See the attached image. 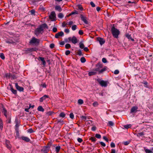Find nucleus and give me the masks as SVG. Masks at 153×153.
<instances>
[{
    "label": "nucleus",
    "instance_id": "f257e3e1",
    "mask_svg": "<svg viewBox=\"0 0 153 153\" xmlns=\"http://www.w3.org/2000/svg\"><path fill=\"white\" fill-rule=\"evenodd\" d=\"M103 68V65L102 64L99 62L96 65V68L92 70V71L89 72L88 75L89 76L95 75L97 74H103V72L105 71L107 69V67L105 66L104 68L100 69Z\"/></svg>",
    "mask_w": 153,
    "mask_h": 153
},
{
    "label": "nucleus",
    "instance_id": "f03ea898",
    "mask_svg": "<svg viewBox=\"0 0 153 153\" xmlns=\"http://www.w3.org/2000/svg\"><path fill=\"white\" fill-rule=\"evenodd\" d=\"M111 32L114 37L115 38H118V36L120 34V31L115 28L114 26L111 28Z\"/></svg>",
    "mask_w": 153,
    "mask_h": 153
},
{
    "label": "nucleus",
    "instance_id": "7ed1b4c3",
    "mask_svg": "<svg viewBox=\"0 0 153 153\" xmlns=\"http://www.w3.org/2000/svg\"><path fill=\"white\" fill-rule=\"evenodd\" d=\"M39 42L40 40L39 39H36L35 37H33L29 42V43L30 44H34L35 45L38 46L39 45Z\"/></svg>",
    "mask_w": 153,
    "mask_h": 153
},
{
    "label": "nucleus",
    "instance_id": "20e7f679",
    "mask_svg": "<svg viewBox=\"0 0 153 153\" xmlns=\"http://www.w3.org/2000/svg\"><path fill=\"white\" fill-rule=\"evenodd\" d=\"M97 81L99 82L102 87H106L107 85V81H105L103 80H101V79L99 78L97 79Z\"/></svg>",
    "mask_w": 153,
    "mask_h": 153
},
{
    "label": "nucleus",
    "instance_id": "39448f33",
    "mask_svg": "<svg viewBox=\"0 0 153 153\" xmlns=\"http://www.w3.org/2000/svg\"><path fill=\"white\" fill-rule=\"evenodd\" d=\"M49 18L50 19H52V21H56V14L54 11L51 12V14L49 16Z\"/></svg>",
    "mask_w": 153,
    "mask_h": 153
},
{
    "label": "nucleus",
    "instance_id": "423d86ee",
    "mask_svg": "<svg viewBox=\"0 0 153 153\" xmlns=\"http://www.w3.org/2000/svg\"><path fill=\"white\" fill-rule=\"evenodd\" d=\"M44 30L43 29H42V27L39 26V27L37 28L35 31V33L36 35H38L41 32H43Z\"/></svg>",
    "mask_w": 153,
    "mask_h": 153
},
{
    "label": "nucleus",
    "instance_id": "0eeeda50",
    "mask_svg": "<svg viewBox=\"0 0 153 153\" xmlns=\"http://www.w3.org/2000/svg\"><path fill=\"white\" fill-rule=\"evenodd\" d=\"M18 41V39H10L6 41V42L8 44H11L13 45H16V42Z\"/></svg>",
    "mask_w": 153,
    "mask_h": 153
},
{
    "label": "nucleus",
    "instance_id": "6e6552de",
    "mask_svg": "<svg viewBox=\"0 0 153 153\" xmlns=\"http://www.w3.org/2000/svg\"><path fill=\"white\" fill-rule=\"evenodd\" d=\"M15 87L20 92H23L24 88L23 87L19 86L17 83H16Z\"/></svg>",
    "mask_w": 153,
    "mask_h": 153
},
{
    "label": "nucleus",
    "instance_id": "1a4fd4ad",
    "mask_svg": "<svg viewBox=\"0 0 153 153\" xmlns=\"http://www.w3.org/2000/svg\"><path fill=\"white\" fill-rule=\"evenodd\" d=\"M80 18L82 21L84 23L86 24H88V22L86 20V17L84 16L82 14L80 15Z\"/></svg>",
    "mask_w": 153,
    "mask_h": 153
},
{
    "label": "nucleus",
    "instance_id": "9d476101",
    "mask_svg": "<svg viewBox=\"0 0 153 153\" xmlns=\"http://www.w3.org/2000/svg\"><path fill=\"white\" fill-rule=\"evenodd\" d=\"M97 40L99 42L100 44L102 45L104 44L105 42V40L102 38L98 37L97 38Z\"/></svg>",
    "mask_w": 153,
    "mask_h": 153
},
{
    "label": "nucleus",
    "instance_id": "9b49d317",
    "mask_svg": "<svg viewBox=\"0 0 153 153\" xmlns=\"http://www.w3.org/2000/svg\"><path fill=\"white\" fill-rule=\"evenodd\" d=\"M64 35V33L63 32L61 31L56 33L55 35V37L56 38H58L59 36H62Z\"/></svg>",
    "mask_w": 153,
    "mask_h": 153
},
{
    "label": "nucleus",
    "instance_id": "f8f14e48",
    "mask_svg": "<svg viewBox=\"0 0 153 153\" xmlns=\"http://www.w3.org/2000/svg\"><path fill=\"white\" fill-rule=\"evenodd\" d=\"M126 37L129 40H131L132 41H134V39L132 38L131 35L128 33H126L125 34Z\"/></svg>",
    "mask_w": 153,
    "mask_h": 153
},
{
    "label": "nucleus",
    "instance_id": "ddd939ff",
    "mask_svg": "<svg viewBox=\"0 0 153 153\" xmlns=\"http://www.w3.org/2000/svg\"><path fill=\"white\" fill-rule=\"evenodd\" d=\"M49 96L47 95H45L44 96L41 97L39 99V101L40 102H42L44 100H45L47 98H48Z\"/></svg>",
    "mask_w": 153,
    "mask_h": 153
},
{
    "label": "nucleus",
    "instance_id": "4468645a",
    "mask_svg": "<svg viewBox=\"0 0 153 153\" xmlns=\"http://www.w3.org/2000/svg\"><path fill=\"white\" fill-rule=\"evenodd\" d=\"M71 42L74 44H76L78 42L77 39L75 36H73L72 38Z\"/></svg>",
    "mask_w": 153,
    "mask_h": 153
},
{
    "label": "nucleus",
    "instance_id": "2eb2a0df",
    "mask_svg": "<svg viewBox=\"0 0 153 153\" xmlns=\"http://www.w3.org/2000/svg\"><path fill=\"white\" fill-rule=\"evenodd\" d=\"M38 59H40L41 61L42 62V63L43 65L45 66L46 65V62L44 60V57H39Z\"/></svg>",
    "mask_w": 153,
    "mask_h": 153
},
{
    "label": "nucleus",
    "instance_id": "dca6fc26",
    "mask_svg": "<svg viewBox=\"0 0 153 153\" xmlns=\"http://www.w3.org/2000/svg\"><path fill=\"white\" fill-rule=\"evenodd\" d=\"M38 50V49L36 48H27L26 51L30 52H31L33 51H36Z\"/></svg>",
    "mask_w": 153,
    "mask_h": 153
},
{
    "label": "nucleus",
    "instance_id": "f3484780",
    "mask_svg": "<svg viewBox=\"0 0 153 153\" xmlns=\"http://www.w3.org/2000/svg\"><path fill=\"white\" fill-rule=\"evenodd\" d=\"M9 85L10 87V90L11 91V92L14 94H17V91L16 90H14L13 89V87L12 85H11L10 84Z\"/></svg>",
    "mask_w": 153,
    "mask_h": 153
},
{
    "label": "nucleus",
    "instance_id": "a211bd4d",
    "mask_svg": "<svg viewBox=\"0 0 153 153\" xmlns=\"http://www.w3.org/2000/svg\"><path fill=\"white\" fill-rule=\"evenodd\" d=\"M15 122L16 123L15 127L16 128H18L19 126V124L20 123V121L17 117L15 119Z\"/></svg>",
    "mask_w": 153,
    "mask_h": 153
},
{
    "label": "nucleus",
    "instance_id": "6ab92c4d",
    "mask_svg": "<svg viewBox=\"0 0 153 153\" xmlns=\"http://www.w3.org/2000/svg\"><path fill=\"white\" fill-rule=\"evenodd\" d=\"M137 108H138L137 106L132 107L131 109V113L136 112Z\"/></svg>",
    "mask_w": 153,
    "mask_h": 153
},
{
    "label": "nucleus",
    "instance_id": "aec40b11",
    "mask_svg": "<svg viewBox=\"0 0 153 153\" xmlns=\"http://www.w3.org/2000/svg\"><path fill=\"white\" fill-rule=\"evenodd\" d=\"M55 9L56 10H57L59 12H61L62 10V9L61 7L59 5H56L55 7Z\"/></svg>",
    "mask_w": 153,
    "mask_h": 153
},
{
    "label": "nucleus",
    "instance_id": "412c9836",
    "mask_svg": "<svg viewBox=\"0 0 153 153\" xmlns=\"http://www.w3.org/2000/svg\"><path fill=\"white\" fill-rule=\"evenodd\" d=\"M22 139L27 142H29L30 140V139L29 138L26 137L22 136Z\"/></svg>",
    "mask_w": 153,
    "mask_h": 153
},
{
    "label": "nucleus",
    "instance_id": "4be33fe9",
    "mask_svg": "<svg viewBox=\"0 0 153 153\" xmlns=\"http://www.w3.org/2000/svg\"><path fill=\"white\" fill-rule=\"evenodd\" d=\"M142 83L144 84V86L146 88H149V86L148 85V83L146 81H143Z\"/></svg>",
    "mask_w": 153,
    "mask_h": 153
},
{
    "label": "nucleus",
    "instance_id": "5701e85b",
    "mask_svg": "<svg viewBox=\"0 0 153 153\" xmlns=\"http://www.w3.org/2000/svg\"><path fill=\"white\" fill-rule=\"evenodd\" d=\"M144 150L146 153H152L153 152L152 150L146 148V147H144Z\"/></svg>",
    "mask_w": 153,
    "mask_h": 153
},
{
    "label": "nucleus",
    "instance_id": "b1692460",
    "mask_svg": "<svg viewBox=\"0 0 153 153\" xmlns=\"http://www.w3.org/2000/svg\"><path fill=\"white\" fill-rule=\"evenodd\" d=\"M9 141L8 140H6V146L8 149H10L11 148V147L10 145L9 144Z\"/></svg>",
    "mask_w": 153,
    "mask_h": 153
},
{
    "label": "nucleus",
    "instance_id": "393cba45",
    "mask_svg": "<svg viewBox=\"0 0 153 153\" xmlns=\"http://www.w3.org/2000/svg\"><path fill=\"white\" fill-rule=\"evenodd\" d=\"M40 26L42 27V29H44L45 28H46L47 29L48 28V27L46 23H44L40 25Z\"/></svg>",
    "mask_w": 153,
    "mask_h": 153
},
{
    "label": "nucleus",
    "instance_id": "a878e982",
    "mask_svg": "<svg viewBox=\"0 0 153 153\" xmlns=\"http://www.w3.org/2000/svg\"><path fill=\"white\" fill-rule=\"evenodd\" d=\"M37 110L39 111L42 112H44L45 110L42 106H39L37 108Z\"/></svg>",
    "mask_w": 153,
    "mask_h": 153
},
{
    "label": "nucleus",
    "instance_id": "bb28decb",
    "mask_svg": "<svg viewBox=\"0 0 153 153\" xmlns=\"http://www.w3.org/2000/svg\"><path fill=\"white\" fill-rule=\"evenodd\" d=\"M15 130L16 131V136L18 137H19V130L18 128H15Z\"/></svg>",
    "mask_w": 153,
    "mask_h": 153
},
{
    "label": "nucleus",
    "instance_id": "cd10ccee",
    "mask_svg": "<svg viewBox=\"0 0 153 153\" xmlns=\"http://www.w3.org/2000/svg\"><path fill=\"white\" fill-rule=\"evenodd\" d=\"M56 123L58 124H59L61 125H63V124L64 123L63 120H58L56 121Z\"/></svg>",
    "mask_w": 153,
    "mask_h": 153
},
{
    "label": "nucleus",
    "instance_id": "c85d7f7f",
    "mask_svg": "<svg viewBox=\"0 0 153 153\" xmlns=\"http://www.w3.org/2000/svg\"><path fill=\"white\" fill-rule=\"evenodd\" d=\"M2 112L4 113V115L7 117V110L4 108H3Z\"/></svg>",
    "mask_w": 153,
    "mask_h": 153
},
{
    "label": "nucleus",
    "instance_id": "c756f323",
    "mask_svg": "<svg viewBox=\"0 0 153 153\" xmlns=\"http://www.w3.org/2000/svg\"><path fill=\"white\" fill-rule=\"evenodd\" d=\"M79 45V47L81 49H83L85 47L84 44L81 42H80Z\"/></svg>",
    "mask_w": 153,
    "mask_h": 153
},
{
    "label": "nucleus",
    "instance_id": "7c9ffc66",
    "mask_svg": "<svg viewBox=\"0 0 153 153\" xmlns=\"http://www.w3.org/2000/svg\"><path fill=\"white\" fill-rule=\"evenodd\" d=\"M0 128L1 130L3 128V123L2 120L1 118H0Z\"/></svg>",
    "mask_w": 153,
    "mask_h": 153
},
{
    "label": "nucleus",
    "instance_id": "2f4dec72",
    "mask_svg": "<svg viewBox=\"0 0 153 153\" xmlns=\"http://www.w3.org/2000/svg\"><path fill=\"white\" fill-rule=\"evenodd\" d=\"M61 147L60 146H57L55 147V151L56 152H59L60 149Z\"/></svg>",
    "mask_w": 153,
    "mask_h": 153
},
{
    "label": "nucleus",
    "instance_id": "473e14b6",
    "mask_svg": "<svg viewBox=\"0 0 153 153\" xmlns=\"http://www.w3.org/2000/svg\"><path fill=\"white\" fill-rule=\"evenodd\" d=\"M89 140H91L93 142H95L97 140V139L94 137H90Z\"/></svg>",
    "mask_w": 153,
    "mask_h": 153
},
{
    "label": "nucleus",
    "instance_id": "72a5a7b5",
    "mask_svg": "<svg viewBox=\"0 0 153 153\" xmlns=\"http://www.w3.org/2000/svg\"><path fill=\"white\" fill-rule=\"evenodd\" d=\"M80 61L82 63H84L86 61V60L85 59L84 57H83L81 58Z\"/></svg>",
    "mask_w": 153,
    "mask_h": 153
},
{
    "label": "nucleus",
    "instance_id": "f704fd0d",
    "mask_svg": "<svg viewBox=\"0 0 153 153\" xmlns=\"http://www.w3.org/2000/svg\"><path fill=\"white\" fill-rule=\"evenodd\" d=\"M65 116V114L64 112H61L59 114V116L60 117H64Z\"/></svg>",
    "mask_w": 153,
    "mask_h": 153
},
{
    "label": "nucleus",
    "instance_id": "c9c22d12",
    "mask_svg": "<svg viewBox=\"0 0 153 153\" xmlns=\"http://www.w3.org/2000/svg\"><path fill=\"white\" fill-rule=\"evenodd\" d=\"M131 126V124H127L124 126V127L126 129H128Z\"/></svg>",
    "mask_w": 153,
    "mask_h": 153
},
{
    "label": "nucleus",
    "instance_id": "e433bc0d",
    "mask_svg": "<svg viewBox=\"0 0 153 153\" xmlns=\"http://www.w3.org/2000/svg\"><path fill=\"white\" fill-rule=\"evenodd\" d=\"M58 16L59 18L62 19L64 15L62 13H59L58 14Z\"/></svg>",
    "mask_w": 153,
    "mask_h": 153
},
{
    "label": "nucleus",
    "instance_id": "4c0bfd02",
    "mask_svg": "<svg viewBox=\"0 0 153 153\" xmlns=\"http://www.w3.org/2000/svg\"><path fill=\"white\" fill-rule=\"evenodd\" d=\"M51 144H52L51 142H49V143H48L47 145L46 146H45V148H48V149H49L50 148V147L51 146Z\"/></svg>",
    "mask_w": 153,
    "mask_h": 153
},
{
    "label": "nucleus",
    "instance_id": "58836bf2",
    "mask_svg": "<svg viewBox=\"0 0 153 153\" xmlns=\"http://www.w3.org/2000/svg\"><path fill=\"white\" fill-rule=\"evenodd\" d=\"M78 102L79 104L81 105L84 102L83 100L82 99H79L78 100Z\"/></svg>",
    "mask_w": 153,
    "mask_h": 153
},
{
    "label": "nucleus",
    "instance_id": "ea45409f",
    "mask_svg": "<svg viewBox=\"0 0 153 153\" xmlns=\"http://www.w3.org/2000/svg\"><path fill=\"white\" fill-rule=\"evenodd\" d=\"M144 135V133L143 132H139L137 133V135L138 136H142Z\"/></svg>",
    "mask_w": 153,
    "mask_h": 153
},
{
    "label": "nucleus",
    "instance_id": "a19ab883",
    "mask_svg": "<svg viewBox=\"0 0 153 153\" xmlns=\"http://www.w3.org/2000/svg\"><path fill=\"white\" fill-rule=\"evenodd\" d=\"M0 57L3 60L5 59V56L4 54L3 53H0Z\"/></svg>",
    "mask_w": 153,
    "mask_h": 153
},
{
    "label": "nucleus",
    "instance_id": "79ce46f5",
    "mask_svg": "<svg viewBox=\"0 0 153 153\" xmlns=\"http://www.w3.org/2000/svg\"><path fill=\"white\" fill-rule=\"evenodd\" d=\"M77 54L79 56H83V54L82 53V52L81 50L79 49L78 50L77 52Z\"/></svg>",
    "mask_w": 153,
    "mask_h": 153
},
{
    "label": "nucleus",
    "instance_id": "37998d69",
    "mask_svg": "<svg viewBox=\"0 0 153 153\" xmlns=\"http://www.w3.org/2000/svg\"><path fill=\"white\" fill-rule=\"evenodd\" d=\"M71 47V45L69 44H67L65 45V48L66 49H69Z\"/></svg>",
    "mask_w": 153,
    "mask_h": 153
},
{
    "label": "nucleus",
    "instance_id": "c03bdc74",
    "mask_svg": "<svg viewBox=\"0 0 153 153\" xmlns=\"http://www.w3.org/2000/svg\"><path fill=\"white\" fill-rule=\"evenodd\" d=\"M77 26L76 25H73L71 27L72 29L73 30H75Z\"/></svg>",
    "mask_w": 153,
    "mask_h": 153
},
{
    "label": "nucleus",
    "instance_id": "a18cd8bd",
    "mask_svg": "<svg viewBox=\"0 0 153 153\" xmlns=\"http://www.w3.org/2000/svg\"><path fill=\"white\" fill-rule=\"evenodd\" d=\"M30 13L32 15H35V11L34 9H32L30 11Z\"/></svg>",
    "mask_w": 153,
    "mask_h": 153
},
{
    "label": "nucleus",
    "instance_id": "49530a36",
    "mask_svg": "<svg viewBox=\"0 0 153 153\" xmlns=\"http://www.w3.org/2000/svg\"><path fill=\"white\" fill-rule=\"evenodd\" d=\"M108 124L110 126H113L114 125V123L111 121H109Z\"/></svg>",
    "mask_w": 153,
    "mask_h": 153
},
{
    "label": "nucleus",
    "instance_id": "de8ad7c7",
    "mask_svg": "<svg viewBox=\"0 0 153 153\" xmlns=\"http://www.w3.org/2000/svg\"><path fill=\"white\" fill-rule=\"evenodd\" d=\"M81 118L84 121H85L87 120V117L85 116H82L81 117Z\"/></svg>",
    "mask_w": 153,
    "mask_h": 153
},
{
    "label": "nucleus",
    "instance_id": "09e8293b",
    "mask_svg": "<svg viewBox=\"0 0 153 153\" xmlns=\"http://www.w3.org/2000/svg\"><path fill=\"white\" fill-rule=\"evenodd\" d=\"M95 137L98 139H100L101 138V135L100 134H95Z\"/></svg>",
    "mask_w": 153,
    "mask_h": 153
},
{
    "label": "nucleus",
    "instance_id": "8fccbe9b",
    "mask_svg": "<svg viewBox=\"0 0 153 153\" xmlns=\"http://www.w3.org/2000/svg\"><path fill=\"white\" fill-rule=\"evenodd\" d=\"M77 7L78 8L81 10H82L83 9L82 6L81 5H78Z\"/></svg>",
    "mask_w": 153,
    "mask_h": 153
},
{
    "label": "nucleus",
    "instance_id": "3c124183",
    "mask_svg": "<svg viewBox=\"0 0 153 153\" xmlns=\"http://www.w3.org/2000/svg\"><path fill=\"white\" fill-rule=\"evenodd\" d=\"M69 116L70 118L72 119H74V114L72 113H71L70 114Z\"/></svg>",
    "mask_w": 153,
    "mask_h": 153
},
{
    "label": "nucleus",
    "instance_id": "603ef678",
    "mask_svg": "<svg viewBox=\"0 0 153 153\" xmlns=\"http://www.w3.org/2000/svg\"><path fill=\"white\" fill-rule=\"evenodd\" d=\"M28 132L30 133L34 132V131L32 128H31L28 130Z\"/></svg>",
    "mask_w": 153,
    "mask_h": 153
},
{
    "label": "nucleus",
    "instance_id": "864d4df0",
    "mask_svg": "<svg viewBox=\"0 0 153 153\" xmlns=\"http://www.w3.org/2000/svg\"><path fill=\"white\" fill-rule=\"evenodd\" d=\"M78 13L77 11L76 10H74V11L72 12L71 13V14L74 15V14H78Z\"/></svg>",
    "mask_w": 153,
    "mask_h": 153
},
{
    "label": "nucleus",
    "instance_id": "5fc2aeb1",
    "mask_svg": "<svg viewBox=\"0 0 153 153\" xmlns=\"http://www.w3.org/2000/svg\"><path fill=\"white\" fill-rule=\"evenodd\" d=\"M102 61L103 63H106L107 62V60H106V59L105 58H103L102 59Z\"/></svg>",
    "mask_w": 153,
    "mask_h": 153
},
{
    "label": "nucleus",
    "instance_id": "6e6d98bb",
    "mask_svg": "<svg viewBox=\"0 0 153 153\" xmlns=\"http://www.w3.org/2000/svg\"><path fill=\"white\" fill-rule=\"evenodd\" d=\"M110 146L111 148H114L115 147V144L114 143L112 142L111 143Z\"/></svg>",
    "mask_w": 153,
    "mask_h": 153
},
{
    "label": "nucleus",
    "instance_id": "4d7b16f0",
    "mask_svg": "<svg viewBox=\"0 0 153 153\" xmlns=\"http://www.w3.org/2000/svg\"><path fill=\"white\" fill-rule=\"evenodd\" d=\"M70 53V51L69 50H67L65 52V54L66 55H68Z\"/></svg>",
    "mask_w": 153,
    "mask_h": 153
},
{
    "label": "nucleus",
    "instance_id": "13d9d810",
    "mask_svg": "<svg viewBox=\"0 0 153 153\" xmlns=\"http://www.w3.org/2000/svg\"><path fill=\"white\" fill-rule=\"evenodd\" d=\"M103 146L105 147V143L102 142H99Z\"/></svg>",
    "mask_w": 153,
    "mask_h": 153
},
{
    "label": "nucleus",
    "instance_id": "bf43d9fd",
    "mask_svg": "<svg viewBox=\"0 0 153 153\" xmlns=\"http://www.w3.org/2000/svg\"><path fill=\"white\" fill-rule=\"evenodd\" d=\"M55 45L54 44H51L50 45V47L51 49H53Z\"/></svg>",
    "mask_w": 153,
    "mask_h": 153
},
{
    "label": "nucleus",
    "instance_id": "052dcab7",
    "mask_svg": "<svg viewBox=\"0 0 153 153\" xmlns=\"http://www.w3.org/2000/svg\"><path fill=\"white\" fill-rule=\"evenodd\" d=\"M119 73V71L118 70H115L114 72V74H118Z\"/></svg>",
    "mask_w": 153,
    "mask_h": 153
},
{
    "label": "nucleus",
    "instance_id": "680f3d73",
    "mask_svg": "<svg viewBox=\"0 0 153 153\" xmlns=\"http://www.w3.org/2000/svg\"><path fill=\"white\" fill-rule=\"evenodd\" d=\"M90 4L92 7H94L95 6V4L92 1H91L90 2Z\"/></svg>",
    "mask_w": 153,
    "mask_h": 153
},
{
    "label": "nucleus",
    "instance_id": "e2e57ef3",
    "mask_svg": "<svg viewBox=\"0 0 153 153\" xmlns=\"http://www.w3.org/2000/svg\"><path fill=\"white\" fill-rule=\"evenodd\" d=\"M123 144L125 145H127L129 143V142L128 141H126L124 142H123Z\"/></svg>",
    "mask_w": 153,
    "mask_h": 153
},
{
    "label": "nucleus",
    "instance_id": "0e129e2a",
    "mask_svg": "<svg viewBox=\"0 0 153 153\" xmlns=\"http://www.w3.org/2000/svg\"><path fill=\"white\" fill-rule=\"evenodd\" d=\"M77 140L80 143H81L82 141V140L79 137L77 138Z\"/></svg>",
    "mask_w": 153,
    "mask_h": 153
},
{
    "label": "nucleus",
    "instance_id": "69168bd1",
    "mask_svg": "<svg viewBox=\"0 0 153 153\" xmlns=\"http://www.w3.org/2000/svg\"><path fill=\"white\" fill-rule=\"evenodd\" d=\"M57 30L56 27H54L53 29V32L55 33L57 31Z\"/></svg>",
    "mask_w": 153,
    "mask_h": 153
},
{
    "label": "nucleus",
    "instance_id": "338daca9",
    "mask_svg": "<svg viewBox=\"0 0 153 153\" xmlns=\"http://www.w3.org/2000/svg\"><path fill=\"white\" fill-rule=\"evenodd\" d=\"M94 106H96L98 105V103L97 102H94L93 104Z\"/></svg>",
    "mask_w": 153,
    "mask_h": 153
},
{
    "label": "nucleus",
    "instance_id": "774afa93",
    "mask_svg": "<svg viewBox=\"0 0 153 153\" xmlns=\"http://www.w3.org/2000/svg\"><path fill=\"white\" fill-rule=\"evenodd\" d=\"M96 128H97L95 126H94L92 127L91 130L92 131H94L96 130Z\"/></svg>",
    "mask_w": 153,
    "mask_h": 153
}]
</instances>
